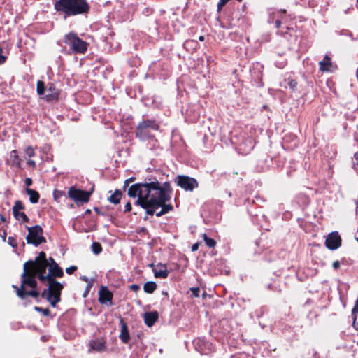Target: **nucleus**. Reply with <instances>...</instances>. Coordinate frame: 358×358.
<instances>
[{
	"instance_id": "obj_1",
	"label": "nucleus",
	"mask_w": 358,
	"mask_h": 358,
	"mask_svg": "<svg viewBox=\"0 0 358 358\" xmlns=\"http://www.w3.org/2000/svg\"><path fill=\"white\" fill-rule=\"evenodd\" d=\"M172 192L169 182L161 185L157 178L150 176L146 177L143 182L131 185L128 189L127 194L131 198H136L140 194L160 199V201H170Z\"/></svg>"
},
{
	"instance_id": "obj_2",
	"label": "nucleus",
	"mask_w": 358,
	"mask_h": 358,
	"mask_svg": "<svg viewBox=\"0 0 358 358\" xmlns=\"http://www.w3.org/2000/svg\"><path fill=\"white\" fill-rule=\"evenodd\" d=\"M54 9L64 17L77 15L87 16L91 10L87 0H56Z\"/></svg>"
},
{
	"instance_id": "obj_3",
	"label": "nucleus",
	"mask_w": 358,
	"mask_h": 358,
	"mask_svg": "<svg viewBox=\"0 0 358 358\" xmlns=\"http://www.w3.org/2000/svg\"><path fill=\"white\" fill-rule=\"evenodd\" d=\"M138 199L134 202V205L138 206L146 210V213L149 215H153L156 210L161 208V210L156 213L157 217H161L173 210L171 204H167L169 201H160V199L150 197L147 196H136Z\"/></svg>"
},
{
	"instance_id": "obj_4",
	"label": "nucleus",
	"mask_w": 358,
	"mask_h": 358,
	"mask_svg": "<svg viewBox=\"0 0 358 358\" xmlns=\"http://www.w3.org/2000/svg\"><path fill=\"white\" fill-rule=\"evenodd\" d=\"M160 126L155 119H146L139 122L136 127L135 136L141 141L155 138L153 131L159 130Z\"/></svg>"
},
{
	"instance_id": "obj_5",
	"label": "nucleus",
	"mask_w": 358,
	"mask_h": 358,
	"mask_svg": "<svg viewBox=\"0 0 358 358\" xmlns=\"http://www.w3.org/2000/svg\"><path fill=\"white\" fill-rule=\"evenodd\" d=\"M46 282L48 288L43 290L41 296L45 299L52 307H55L61 301L62 291L64 286L56 280H45Z\"/></svg>"
},
{
	"instance_id": "obj_6",
	"label": "nucleus",
	"mask_w": 358,
	"mask_h": 358,
	"mask_svg": "<svg viewBox=\"0 0 358 358\" xmlns=\"http://www.w3.org/2000/svg\"><path fill=\"white\" fill-rule=\"evenodd\" d=\"M64 42L70 48L73 54H85L89 46L88 43L80 38L74 32L66 34L64 37Z\"/></svg>"
},
{
	"instance_id": "obj_7",
	"label": "nucleus",
	"mask_w": 358,
	"mask_h": 358,
	"mask_svg": "<svg viewBox=\"0 0 358 358\" xmlns=\"http://www.w3.org/2000/svg\"><path fill=\"white\" fill-rule=\"evenodd\" d=\"M39 271L23 266V273L21 275V285L18 288L25 289L28 286L33 289L37 287V281L36 278L39 280Z\"/></svg>"
},
{
	"instance_id": "obj_8",
	"label": "nucleus",
	"mask_w": 358,
	"mask_h": 358,
	"mask_svg": "<svg viewBox=\"0 0 358 358\" xmlns=\"http://www.w3.org/2000/svg\"><path fill=\"white\" fill-rule=\"evenodd\" d=\"M28 234L26 240L28 244H33L38 246L41 243H46L45 238L43 236V229L40 225L27 227Z\"/></svg>"
},
{
	"instance_id": "obj_9",
	"label": "nucleus",
	"mask_w": 358,
	"mask_h": 358,
	"mask_svg": "<svg viewBox=\"0 0 358 358\" xmlns=\"http://www.w3.org/2000/svg\"><path fill=\"white\" fill-rule=\"evenodd\" d=\"M23 266L38 271L39 273L45 272L48 266L46 253L43 251L40 252L34 260L27 261Z\"/></svg>"
},
{
	"instance_id": "obj_10",
	"label": "nucleus",
	"mask_w": 358,
	"mask_h": 358,
	"mask_svg": "<svg viewBox=\"0 0 358 358\" xmlns=\"http://www.w3.org/2000/svg\"><path fill=\"white\" fill-rule=\"evenodd\" d=\"M92 192L82 190L71 187L68 191V196L70 199H73L76 203H87L90 201Z\"/></svg>"
},
{
	"instance_id": "obj_11",
	"label": "nucleus",
	"mask_w": 358,
	"mask_h": 358,
	"mask_svg": "<svg viewBox=\"0 0 358 358\" xmlns=\"http://www.w3.org/2000/svg\"><path fill=\"white\" fill-rule=\"evenodd\" d=\"M176 182L182 189L189 192L193 191L199 186V183L195 178L185 175H178L176 178Z\"/></svg>"
},
{
	"instance_id": "obj_12",
	"label": "nucleus",
	"mask_w": 358,
	"mask_h": 358,
	"mask_svg": "<svg viewBox=\"0 0 358 358\" xmlns=\"http://www.w3.org/2000/svg\"><path fill=\"white\" fill-rule=\"evenodd\" d=\"M39 280L45 284V280H56V278H62L64 276V271L62 268L58 265L55 268H49L48 273L45 272L39 273Z\"/></svg>"
},
{
	"instance_id": "obj_13",
	"label": "nucleus",
	"mask_w": 358,
	"mask_h": 358,
	"mask_svg": "<svg viewBox=\"0 0 358 358\" xmlns=\"http://www.w3.org/2000/svg\"><path fill=\"white\" fill-rule=\"evenodd\" d=\"M341 238L337 231L330 233L325 240V245L329 250H336L341 245Z\"/></svg>"
},
{
	"instance_id": "obj_14",
	"label": "nucleus",
	"mask_w": 358,
	"mask_h": 358,
	"mask_svg": "<svg viewBox=\"0 0 358 358\" xmlns=\"http://www.w3.org/2000/svg\"><path fill=\"white\" fill-rule=\"evenodd\" d=\"M113 294L106 286H101L99 291V302L101 304L113 306Z\"/></svg>"
},
{
	"instance_id": "obj_15",
	"label": "nucleus",
	"mask_w": 358,
	"mask_h": 358,
	"mask_svg": "<svg viewBox=\"0 0 358 358\" xmlns=\"http://www.w3.org/2000/svg\"><path fill=\"white\" fill-rule=\"evenodd\" d=\"M106 340L103 337H99L90 340L89 343V350H94L96 352H103L107 349Z\"/></svg>"
},
{
	"instance_id": "obj_16",
	"label": "nucleus",
	"mask_w": 358,
	"mask_h": 358,
	"mask_svg": "<svg viewBox=\"0 0 358 358\" xmlns=\"http://www.w3.org/2000/svg\"><path fill=\"white\" fill-rule=\"evenodd\" d=\"M12 287L15 289L17 296L22 300L25 299L29 296L37 299L41 294L36 289L26 291L25 289L18 288L16 285H13Z\"/></svg>"
},
{
	"instance_id": "obj_17",
	"label": "nucleus",
	"mask_w": 358,
	"mask_h": 358,
	"mask_svg": "<svg viewBox=\"0 0 358 358\" xmlns=\"http://www.w3.org/2000/svg\"><path fill=\"white\" fill-rule=\"evenodd\" d=\"M59 90L56 89L53 83H50L48 85L47 94L45 95L44 99L48 102L56 101L59 99Z\"/></svg>"
},
{
	"instance_id": "obj_18",
	"label": "nucleus",
	"mask_w": 358,
	"mask_h": 358,
	"mask_svg": "<svg viewBox=\"0 0 358 358\" xmlns=\"http://www.w3.org/2000/svg\"><path fill=\"white\" fill-rule=\"evenodd\" d=\"M120 324L121 325V330L119 337L123 343L127 344L130 340L127 324L122 317L120 318Z\"/></svg>"
},
{
	"instance_id": "obj_19",
	"label": "nucleus",
	"mask_w": 358,
	"mask_h": 358,
	"mask_svg": "<svg viewBox=\"0 0 358 358\" xmlns=\"http://www.w3.org/2000/svg\"><path fill=\"white\" fill-rule=\"evenodd\" d=\"M145 324L149 327H152L158 320L159 314L157 311L147 312L143 316Z\"/></svg>"
},
{
	"instance_id": "obj_20",
	"label": "nucleus",
	"mask_w": 358,
	"mask_h": 358,
	"mask_svg": "<svg viewBox=\"0 0 358 358\" xmlns=\"http://www.w3.org/2000/svg\"><path fill=\"white\" fill-rule=\"evenodd\" d=\"M157 268H160L159 270L154 268L153 272L155 278H166L169 275V271L166 268V264H159L157 266Z\"/></svg>"
},
{
	"instance_id": "obj_21",
	"label": "nucleus",
	"mask_w": 358,
	"mask_h": 358,
	"mask_svg": "<svg viewBox=\"0 0 358 358\" xmlns=\"http://www.w3.org/2000/svg\"><path fill=\"white\" fill-rule=\"evenodd\" d=\"M320 70L321 71H330V68L332 66V62L331 57L326 55L324 57L323 60L319 62Z\"/></svg>"
},
{
	"instance_id": "obj_22",
	"label": "nucleus",
	"mask_w": 358,
	"mask_h": 358,
	"mask_svg": "<svg viewBox=\"0 0 358 358\" xmlns=\"http://www.w3.org/2000/svg\"><path fill=\"white\" fill-rule=\"evenodd\" d=\"M352 327L355 329L358 330V299L355 301V304L352 310Z\"/></svg>"
},
{
	"instance_id": "obj_23",
	"label": "nucleus",
	"mask_w": 358,
	"mask_h": 358,
	"mask_svg": "<svg viewBox=\"0 0 358 358\" xmlns=\"http://www.w3.org/2000/svg\"><path fill=\"white\" fill-rule=\"evenodd\" d=\"M26 193L29 196V201L32 203H36L38 202L40 194L39 193L32 189L27 188Z\"/></svg>"
},
{
	"instance_id": "obj_24",
	"label": "nucleus",
	"mask_w": 358,
	"mask_h": 358,
	"mask_svg": "<svg viewBox=\"0 0 358 358\" xmlns=\"http://www.w3.org/2000/svg\"><path fill=\"white\" fill-rule=\"evenodd\" d=\"M122 196V193L120 189H116L108 199L113 204H118Z\"/></svg>"
},
{
	"instance_id": "obj_25",
	"label": "nucleus",
	"mask_w": 358,
	"mask_h": 358,
	"mask_svg": "<svg viewBox=\"0 0 358 358\" xmlns=\"http://www.w3.org/2000/svg\"><path fill=\"white\" fill-rule=\"evenodd\" d=\"M11 165L20 168L22 159L17 155V150H13L10 152Z\"/></svg>"
},
{
	"instance_id": "obj_26",
	"label": "nucleus",
	"mask_w": 358,
	"mask_h": 358,
	"mask_svg": "<svg viewBox=\"0 0 358 358\" xmlns=\"http://www.w3.org/2000/svg\"><path fill=\"white\" fill-rule=\"evenodd\" d=\"M157 289V284L153 281H148L143 285V290L147 294H152Z\"/></svg>"
},
{
	"instance_id": "obj_27",
	"label": "nucleus",
	"mask_w": 358,
	"mask_h": 358,
	"mask_svg": "<svg viewBox=\"0 0 358 358\" xmlns=\"http://www.w3.org/2000/svg\"><path fill=\"white\" fill-rule=\"evenodd\" d=\"M202 238H203V241L206 243V245L210 248H213L216 246V244H217V242L215 240H214L213 238H211L210 237H208L206 234H203L201 235Z\"/></svg>"
},
{
	"instance_id": "obj_28",
	"label": "nucleus",
	"mask_w": 358,
	"mask_h": 358,
	"mask_svg": "<svg viewBox=\"0 0 358 358\" xmlns=\"http://www.w3.org/2000/svg\"><path fill=\"white\" fill-rule=\"evenodd\" d=\"M14 217L22 222L27 223L29 222V218L24 212H17L16 214H13Z\"/></svg>"
},
{
	"instance_id": "obj_29",
	"label": "nucleus",
	"mask_w": 358,
	"mask_h": 358,
	"mask_svg": "<svg viewBox=\"0 0 358 358\" xmlns=\"http://www.w3.org/2000/svg\"><path fill=\"white\" fill-rule=\"evenodd\" d=\"M24 208L25 206L22 201L20 200H17L13 206V214H16L17 212H20V210H24Z\"/></svg>"
},
{
	"instance_id": "obj_30",
	"label": "nucleus",
	"mask_w": 358,
	"mask_h": 358,
	"mask_svg": "<svg viewBox=\"0 0 358 358\" xmlns=\"http://www.w3.org/2000/svg\"><path fill=\"white\" fill-rule=\"evenodd\" d=\"M36 91L39 95H43L45 92V83L42 80H38L36 83Z\"/></svg>"
},
{
	"instance_id": "obj_31",
	"label": "nucleus",
	"mask_w": 358,
	"mask_h": 358,
	"mask_svg": "<svg viewBox=\"0 0 358 358\" xmlns=\"http://www.w3.org/2000/svg\"><path fill=\"white\" fill-rule=\"evenodd\" d=\"M103 248L100 243L93 242L92 244V250L95 255H99L101 252Z\"/></svg>"
},
{
	"instance_id": "obj_32",
	"label": "nucleus",
	"mask_w": 358,
	"mask_h": 358,
	"mask_svg": "<svg viewBox=\"0 0 358 358\" xmlns=\"http://www.w3.org/2000/svg\"><path fill=\"white\" fill-rule=\"evenodd\" d=\"M34 309L36 312L43 313L44 316H49L50 315V310L48 308H43L39 306H34Z\"/></svg>"
},
{
	"instance_id": "obj_33",
	"label": "nucleus",
	"mask_w": 358,
	"mask_h": 358,
	"mask_svg": "<svg viewBox=\"0 0 358 358\" xmlns=\"http://www.w3.org/2000/svg\"><path fill=\"white\" fill-rule=\"evenodd\" d=\"M229 2V0H220L217 5V11L220 13L222 8Z\"/></svg>"
},
{
	"instance_id": "obj_34",
	"label": "nucleus",
	"mask_w": 358,
	"mask_h": 358,
	"mask_svg": "<svg viewBox=\"0 0 358 358\" xmlns=\"http://www.w3.org/2000/svg\"><path fill=\"white\" fill-rule=\"evenodd\" d=\"M24 152L29 157H34L36 155L35 150L32 146H28L26 148Z\"/></svg>"
},
{
	"instance_id": "obj_35",
	"label": "nucleus",
	"mask_w": 358,
	"mask_h": 358,
	"mask_svg": "<svg viewBox=\"0 0 358 358\" xmlns=\"http://www.w3.org/2000/svg\"><path fill=\"white\" fill-rule=\"evenodd\" d=\"M297 85H298V83L296 80H294V79L289 80L288 86L293 91L296 90Z\"/></svg>"
},
{
	"instance_id": "obj_36",
	"label": "nucleus",
	"mask_w": 358,
	"mask_h": 358,
	"mask_svg": "<svg viewBox=\"0 0 358 358\" xmlns=\"http://www.w3.org/2000/svg\"><path fill=\"white\" fill-rule=\"evenodd\" d=\"M78 269V267L76 266H71L66 268V273L69 275H71L76 270Z\"/></svg>"
},
{
	"instance_id": "obj_37",
	"label": "nucleus",
	"mask_w": 358,
	"mask_h": 358,
	"mask_svg": "<svg viewBox=\"0 0 358 358\" xmlns=\"http://www.w3.org/2000/svg\"><path fill=\"white\" fill-rule=\"evenodd\" d=\"M136 180L135 177H130L126 179L124 182V188H126L129 186V185L133 182Z\"/></svg>"
},
{
	"instance_id": "obj_38",
	"label": "nucleus",
	"mask_w": 358,
	"mask_h": 358,
	"mask_svg": "<svg viewBox=\"0 0 358 358\" xmlns=\"http://www.w3.org/2000/svg\"><path fill=\"white\" fill-rule=\"evenodd\" d=\"M190 290L192 291V292L194 296H196V297L199 296L200 289L199 287H192L190 289Z\"/></svg>"
},
{
	"instance_id": "obj_39",
	"label": "nucleus",
	"mask_w": 358,
	"mask_h": 358,
	"mask_svg": "<svg viewBox=\"0 0 358 358\" xmlns=\"http://www.w3.org/2000/svg\"><path fill=\"white\" fill-rule=\"evenodd\" d=\"M131 203L130 201H128L124 206V213H129L131 210Z\"/></svg>"
},
{
	"instance_id": "obj_40",
	"label": "nucleus",
	"mask_w": 358,
	"mask_h": 358,
	"mask_svg": "<svg viewBox=\"0 0 358 358\" xmlns=\"http://www.w3.org/2000/svg\"><path fill=\"white\" fill-rule=\"evenodd\" d=\"M129 289L136 292L140 289V286L137 284H132L129 287Z\"/></svg>"
},
{
	"instance_id": "obj_41",
	"label": "nucleus",
	"mask_w": 358,
	"mask_h": 358,
	"mask_svg": "<svg viewBox=\"0 0 358 358\" xmlns=\"http://www.w3.org/2000/svg\"><path fill=\"white\" fill-rule=\"evenodd\" d=\"M201 245V243L197 242L192 245V251L195 252L199 249V245Z\"/></svg>"
},
{
	"instance_id": "obj_42",
	"label": "nucleus",
	"mask_w": 358,
	"mask_h": 358,
	"mask_svg": "<svg viewBox=\"0 0 358 358\" xmlns=\"http://www.w3.org/2000/svg\"><path fill=\"white\" fill-rule=\"evenodd\" d=\"M32 179L31 178H26L24 180V184L27 185V187H29L32 185Z\"/></svg>"
},
{
	"instance_id": "obj_43",
	"label": "nucleus",
	"mask_w": 358,
	"mask_h": 358,
	"mask_svg": "<svg viewBox=\"0 0 358 358\" xmlns=\"http://www.w3.org/2000/svg\"><path fill=\"white\" fill-rule=\"evenodd\" d=\"M8 243L13 246V247H17V243L15 242V239L13 237L8 238Z\"/></svg>"
},
{
	"instance_id": "obj_44",
	"label": "nucleus",
	"mask_w": 358,
	"mask_h": 358,
	"mask_svg": "<svg viewBox=\"0 0 358 358\" xmlns=\"http://www.w3.org/2000/svg\"><path fill=\"white\" fill-rule=\"evenodd\" d=\"M27 165L31 166L32 168H36V164L35 161H34L32 159H29L27 162Z\"/></svg>"
},
{
	"instance_id": "obj_45",
	"label": "nucleus",
	"mask_w": 358,
	"mask_h": 358,
	"mask_svg": "<svg viewBox=\"0 0 358 358\" xmlns=\"http://www.w3.org/2000/svg\"><path fill=\"white\" fill-rule=\"evenodd\" d=\"M332 266L336 270L339 268V267H340V262H339V261H338V260L337 261H334L333 262Z\"/></svg>"
},
{
	"instance_id": "obj_46",
	"label": "nucleus",
	"mask_w": 358,
	"mask_h": 358,
	"mask_svg": "<svg viewBox=\"0 0 358 358\" xmlns=\"http://www.w3.org/2000/svg\"><path fill=\"white\" fill-rule=\"evenodd\" d=\"M354 157H355V162L354 164H355V166H358V152L355 153Z\"/></svg>"
},
{
	"instance_id": "obj_47",
	"label": "nucleus",
	"mask_w": 358,
	"mask_h": 358,
	"mask_svg": "<svg viewBox=\"0 0 358 358\" xmlns=\"http://www.w3.org/2000/svg\"><path fill=\"white\" fill-rule=\"evenodd\" d=\"M48 264V268H55V266L56 267L57 266L59 265L56 262H53L52 264Z\"/></svg>"
},
{
	"instance_id": "obj_48",
	"label": "nucleus",
	"mask_w": 358,
	"mask_h": 358,
	"mask_svg": "<svg viewBox=\"0 0 358 358\" xmlns=\"http://www.w3.org/2000/svg\"><path fill=\"white\" fill-rule=\"evenodd\" d=\"M5 222H6V217L2 214H0V224Z\"/></svg>"
},
{
	"instance_id": "obj_49",
	"label": "nucleus",
	"mask_w": 358,
	"mask_h": 358,
	"mask_svg": "<svg viewBox=\"0 0 358 358\" xmlns=\"http://www.w3.org/2000/svg\"><path fill=\"white\" fill-rule=\"evenodd\" d=\"M275 27L279 29L281 26V21L279 20H277L275 22Z\"/></svg>"
},
{
	"instance_id": "obj_50",
	"label": "nucleus",
	"mask_w": 358,
	"mask_h": 358,
	"mask_svg": "<svg viewBox=\"0 0 358 358\" xmlns=\"http://www.w3.org/2000/svg\"><path fill=\"white\" fill-rule=\"evenodd\" d=\"M94 209L96 212V213L102 215H104V213L101 212L100 210L97 207H95Z\"/></svg>"
},
{
	"instance_id": "obj_51",
	"label": "nucleus",
	"mask_w": 358,
	"mask_h": 358,
	"mask_svg": "<svg viewBox=\"0 0 358 358\" xmlns=\"http://www.w3.org/2000/svg\"><path fill=\"white\" fill-rule=\"evenodd\" d=\"M53 262H55V259H54L52 257H50L48 259V264H52Z\"/></svg>"
},
{
	"instance_id": "obj_52",
	"label": "nucleus",
	"mask_w": 358,
	"mask_h": 358,
	"mask_svg": "<svg viewBox=\"0 0 358 358\" xmlns=\"http://www.w3.org/2000/svg\"><path fill=\"white\" fill-rule=\"evenodd\" d=\"M92 210L90 209H87L85 212V215L91 214Z\"/></svg>"
},
{
	"instance_id": "obj_53",
	"label": "nucleus",
	"mask_w": 358,
	"mask_h": 358,
	"mask_svg": "<svg viewBox=\"0 0 358 358\" xmlns=\"http://www.w3.org/2000/svg\"><path fill=\"white\" fill-rule=\"evenodd\" d=\"M199 40L200 41H203L205 40V37H204L203 36H200L199 37Z\"/></svg>"
},
{
	"instance_id": "obj_54",
	"label": "nucleus",
	"mask_w": 358,
	"mask_h": 358,
	"mask_svg": "<svg viewBox=\"0 0 358 358\" xmlns=\"http://www.w3.org/2000/svg\"><path fill=\"white\" fill-rule=\"evenodd\" d=\"M189 43H196L195 41H186L185 45L188 44Z\"/></svg>"
},
{
	"instance_id": "obj_55",
	"label": "nucleus",
	"mask_w": 358,
	"mask_h": 358,
	"mask_svg": "<svg viewBox=\"0 0 358 358\" xmlns=\"http://www.w3.org/2000/svg\"><path fill=\"white\" fill-rule=\"evenodd\" d=\"M287 31H286V34H288V31H290V30H294L293 27H287Z\"/></svg>"
},
{
	"instance_id": "obj_56",
	"label": "nucleus",
	"mask_w": 358,
	"mask_h": 358,
	"mask_svg": "<svg viewBox=\"0 0 358 358\" xmlns=\"http://www.w3.org/2000/svg\"><path fill=\"white\" fill-rule=\"evenodd\" d=\"M82 279H83V280H85V281H87V279L85 277L83 278Z\"/></svg>"
},
{
	"instance_id": "obj_57",
	"label": "nucleus",
	"mask_w": 358,
	"mask_h": 358,
	"mask_svg": "<svg viewBox=\"0 0 358 358\" xmlns=\"http://www.w3.org/2000/svg\"><path fill=\"white\" fill-rule=\"evenodd\" d=\"M285 12H286L285 10H282V13H285Z\"/></svg>"
},
{
	"instance_id": "obj_58",
	"label": "nucleus",
	"mask_w": 358,
	"mask_h": 358,
	"mask_svg": "<svg viewBox=\"0 0 358 358\" xmlns=\"http://www.w3.org/2000/svg\"><path fill=\"white\" fill-rule=\"evenodd\" d=\"M357 3H358V0H357Z\"/></svg>"
}]
</instances>
